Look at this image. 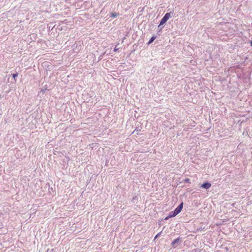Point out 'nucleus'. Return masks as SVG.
<instances>
[{"instance_id":"nucleus-11","label":"nucleus","mask_w":252,"mask_h":252,"mask_svg":"<svg viewBox=\"0 0 252 252\" xmlns=\"http://www.w3.org/2000/svg\"><path fill=\"white\" fill-rule=\"evenodd\" d=\"M119 49L118 48H115L114 49V51H116L118 50Z\"/></svg>"},{"instance_id":"nucleus-7","label":"nucleus","mask_w":252,"mask_h":252,"mask_svg":"<svg viewBox=\"0 0 252 252\" xmlns=\"http://www.w3.org/2000/svg\"><path fill=\"white\" fill-rule=\"evenodd\" d=\"M118 16V14L116 12H113L111 13V17L115 18Z\"/></svg>"},{"instance_id":"nucleus-2","label":"nucleus","mask_w":252,"mask_h":252,"mask_svg":"<svg viewBox=\"0 0 252 252\" xmlns=\"http://www.w3.org/2000/svg\"><path fill=\"white\" fill-rule=\"evenodd\" d=\"M184 203L182 202L181 204H180V205H179L174 210L175 213V216L177 215V214H179V213L181 212L182 211V209L183 208Z\"/></svg>"},{"instance_id":"nucleus-3","label":"nucleus","mask_w":252,"mask_h":252,"mask_svg":"<svg viewBox=\"0 0 252 252\" xmlns=\"http://www.w3.org/2000/svg\"><path fill=\"white\" fill-rule=\"evenodd\" d=\"M200 187H202V188H205L206 189H208L210 188L211 187V184L210 183H205L204 184H201L200 186Z\"/></svg>"},{"instance_id":"nucleus-10","label":"nucleus","mask_w":252,"mask_h":252,"mask_svg":"<svg viewBox=\"0 0 252 252\" xmlns=\"http://www.w3.org/2000/svg\"><path fill=\"white\" fill-rule=\"evenodd\" d=\"M160 234H161V232H158V234H157L156 235V236H155V239H157V238H158V237L159 236V235H160Z\"/></svg>"},{"instance_id":"nucleus-9","label":"nucleus","mask_w":252,"mask_h":252,"mask_svg":"<svg viewBox=\"0 0 252 252\" xmlns=\"http://www.w3.org/2000/svg\"><path fill=\"white\" fill-rule=\"evenodd\" d=\"M184 182H185L186 183H190V180L189 178H187V179H185L184 180Z\"/></svg>"},{"instance_id":"nucleus-12","label":"nucleus","mask_w":252,"mask_h":252,"mask_svg":"<svg viewBox=\"0 0 252 252\" xmlns=\"http://www.w3.org/2000/svg\"><path fill=\"white\" fill-rule=\"evenodd\" d=\"M251 45H252V41L251 42Z\"/></svg>"},{"instance_id":"nucleus-1","label":"nucleus","mask_w":252,"mask_h":252,"mask_svg":"<svg viewBox=\"0 0 252 252\" xmlns=\"http://www.w3.org/2000/svg\"><path fill=\"white\" fill-rule=\"evenodd\" d=\"M172 16V13L171 12H169V13H166V14L162 17L161 19L159 25H163L164 23H166L167 20H169L170 17Z\"/></svg>"},{"instance_id":"nucleus-6","label":"nucleus","mask_w":252,"mask_h":252,"mask_svg":"<svg viewBox=\"0 0 252 252\" xmlns=\"http://www.w3.org/2000/svg\"><path fill=\"white\" fill-rule=\"evenodd\" d=\"M156 38V36H153L152 37V38L150 39V40L148 41V44H151V43H152V42L154 41V40H155V39Z\"/></svg>"},{"instance_id":"nucleus-5","label":"nucleus","mask_w":252,"mask_h":252,"mask_svg":"<svg viewBox=\"0 0 252 252\" xmlns=\"http://www.w3.org/2000/svg\"><path fill=\"white\" fill-rule=\"evenodd\" d=\"M175 216H175V210H174V211H173V212H170V213L169 214V216L168 217H166L165 218V219H168V218H173V217H175Z\"/></svg>"},{"instance_id":"nucleus-4","label":"nucleus","mask_w":252,"mask_h":252,"mask_svg":"<svg viewBox=\"0 0 252 252\" xmlns=\"http://www.w3.org/2000/svg\"><path fill=\"white\" fill-rule=\"evenodd\" d=\"M180 240H181V239L180 237H178V238L175 239V240H173V241L172 242V246H176V244L177 243H179V242H180Z\"/></svg>"},{"instance_id":"nucleus-8","label":"nucleus","mask_w":252,"mask_h":252,"mask_svg":"<svg viewBox=\"0 0 252 252\" xmlns=\"http://www.w3.org/2000/svg\"><path fill=\"white\" fill-rule=\"evenodd\" d=\"M18 75V73L12 74V77H13L14 79H15V78L16 77H17Z\"/></svg>"}]
</instances>
